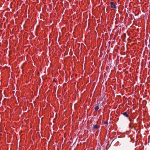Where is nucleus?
Returning <instances> with one entry per match:
<instances>
[{"label":"nucleus","instance_id":"20e7f679","mask_svg":"<svg viewBox=\"0 0 150 150\" xmlns=\"http://www.w3.org/2000/svg\"><path fill=\"white\" fill-rule=\"evenodd\" d=\"M99 106H97L94 109H95V110H97L99 109Z\"/></svg>","mask_w":150,"mask_h":150},{"label":"nucleus","instance_id":"7ed1b4c3","mask_svg":"<svg viewBox=\"0 0 150 150\" xmlns=\"http://www.w3.org/2000/svg\"><path fill=\"white\" fill-rule=\"evenodd\" d=\"M99 127V126L96 125H95L93 126V128L95 129H97Z\"/></svg>","mask_w":150,"mask_h":150},{"label":"nucleus","instance_id":"39448f33","mask_svg":"<svg viewBox=\"0 0 150 150\" xmlns=\"http://www.w3.org/2000/svg\"><path fill=\"white\" fill-rule=\"evenodd\" d=\"M104 123L105 124H106V123H107V122H104Z\"/></svg>","mask_w":150,"mask_h":150},{"label":"nucleus","instance_id":"f03ea898","mask_svg":"<svg viewBox=\"0 0 150 150\" xmlns=\"http://www.w3.org/2000/svg\"><path fill=\"white\" fill-rule=\"evenodd\" d=\"M123 115L125 117H129V115L126 112H125L123 113Z\"/></svg>","mask_w":150,"mask_h":150},{"label":"nucleus","instance_id":"f257e3e1","mask_svg":"<svg viewBox=\"0 0 150 150\" xmlns=\"http://www.w3.org/2000/svg\"><path fill=\"white\" fill-rule=\"evenodd\" d=\"M110 6L112 8H116V5L113 2H111L110 3Z\"/></svg>","mask_w":150,"mask_h":150}]
</instances>
